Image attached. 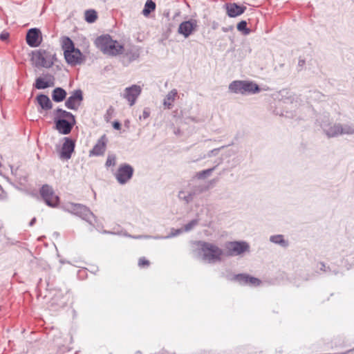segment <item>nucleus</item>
I'll use <instances>...</instances> for the list:
<instances>
[{
	"mask_svg": "<svg viewBox=\"0 0 354 354\" xmlns=\"http://www.w3.org/2000/svg\"><path fill=\"white\" fill-rule=\"evenodd\" d=\"M210 171H211V169H208V170H206V171H203V173H199V174H198V177H199V178H201V177H202V176H203V175L204 174H205V173H209V172H210Z\"/></svg>",
	"mask_w": 354,
	"mask_h": 354,
	"instance_id": "2f4dec72",
	"label": "nucleus"
},
{
	"mask_svg": "<svg viewBox=\"0 0 354 354\" xmlns=\"http://www.w3.org/2000/svg\"><path fill=\"white\" fill-rule=\"evenodd\" d=\"M250 275L239 274L234 277V279L242 284H248Z\"/></svg>",
	"mask_w": 354,
	"mask_h": 354,
	"instance_id": "393cba45",
	"label": "nucleus"
},
{
	"mask_svg": "<svg viewBox=\"0 0 354 354\" xmlns=\"http://www.w3.org/2000/svg\"><path fill=\"white\" fill-rule=\"evenodd\" d=\"M9 37V33L7 32H3L0 35V39L2 41H6Z\"/></svg>",
	"mask_w": 354,
	"mask_h": 354,
	"instance_id": "c756f323",
	"label": "nucleus"
},
{
	"mask_svg": "<svg viewBox=\"0 0 354 354\" xmlns=\"http://www.w3.org/2000/svg\"><path fill=\"white\" fill-rule=\"evenodd\" d=\"M197 27V21L192 19L181 23L178 28V32L188 37Z\"/></svg>",
	"mask_w": 354,
	"mask_h": 354,
	"instance_id": "f8f14e48",
	"label": "nucleus"
},
{
	"mask_svg": "<svg viewBox=\"0 0 354 354\" xmlns=\"http://www.w3.org/2000/svg\"><path fill=\"white\" fill-rule=\"evenodd\" d=\"M82 99V91L80 90L75 91L66 101V106L70 109H77Z\"/></svg>",
	"mask_w": 354,
	"mask_h": 354,
	"instance_id": "ddd939ff",
	"label": "nucleus"
},
{
	"mask_svg": "<svg viewBox=\"0 0 354 354\" xmlns=\"http://www.w3.org/2000/svg\"><path fill=\"white\" fill-rule=\"evenodd\" d=\"M247 23L245 21H241L237 24V29L239 30H243L246 29Z\"/></svg>",
	"mask_w": 354,
	"mask_h": 354,
	"instance_id": "c85d7f7f",
	"label": "nucleus"
},
{
	"mask_svg": "<svg viewBox=\"0 0 354 354\" xmlns=\"http://www.w3.org/2000/svg\"><path fill=\"white\" fill-rule=\"evenodd\" d=\"M73 210L76 211V214L84 212L87 211V209L86 207L81 205H75L73 206Z\"/></svg>",
	"mask_w": 354,
	"mask_h": 354,
	"instance_id": "cd10ccee",
	"label": "nucleus"
},
{
	"mask_svg": "<svg viewBox=\"0 0 354 354\" xmlns=\"http://www.w3.org/2000/svg\"><path fill=\"white\" fill-rule=\"evenodd\" d=\"M107 138L105 135L101 136L91 151L92 155H102L106 150Z\"/></svg>",
	"mask_w": 354,
	"mask_h": 354,
	"instance_id": "dca6fc26",
	"label": "nucleus"
},
{
	"mask_svg": "<svg viewBox=\"0 0 354 354\" xmlns=\"http://www.w3.org/2000/svg\"><path fill=\"white\" fill-rule=\"evenodd\" d=\"M248 284L254 286H257L261 284V280L256 277L250 276Z\"/></svg>",
	"mask_w": 354,
	"mask_h": 354,
	"instance_id": "bb28decb",
	"label": "nucleus"
},
{
	"mask_svg": "<svg viewBox=\"0 0 354 354\" xmlns=\"http://www.w3.org/2000/svg\"><path fill=\"white\" fill-rule=\"evenodd\" d=\"M111 164V159H108L107 161H106V165H110Z\"/></svg>",
	"mask_w": 354,
	"mask_h": 354,
	"instance_id": "473e14b6",
	"label": "nucleus"
},
{
	"mask_svg": "<svg viewBox=\"0 0 354 354\" xmlns=\"http://www.w3.org/2000/svg\"><path fill=\"white\" fill-rule=\"evenodd\" d=\"M32 61L37 67L50 68L55 60V54L52 50L39 49L32 52Z\"/></svg>",
	"mask_w": 354,
	"mask_h": 354,
	"instance_id": "20e7f679",
	"label": "nucleus"
},
{
	"mask_svg": "<svg viewBox=\"0 0 354 354\" xmlns=\"http://www.w3.org/2000/svg\"><path fill=\"white\" fill-rule=\"evenodd\" d=\"M133 169L129 165H122L118 168L115 178L120 184L127 183L133 176Z\"/></svg>",
	"mask_w": 354,
	"mask_h": 354,
	"instance_id": "1a4fd4ad",
	"label": "nucleus"
},
{
	"mask_svg": "<svg viewBox=\"0 0 354 354\" xmlns=\"http://www.w3.org/2000/svg\"><path fill=\"white\" fill-rule=\"evenodd\" d=\"M156 9V3L151 0H147L145 8L142 10V14L145 16H147L151 12L153 11Z\"/></svg>",
	"mask_w": 354,
	"mask_h": 354,
	"instance_id": "5701e85b",
	"label": "nucleus"
},
{
	"mask_svg": "<svg viewBox=\"0 0 354 354\" xmlns=\"http://www.w3.org/2000/svg\"><path fill=\"white\" fill-rule=\"evenodd\" d=\"M53 120L56 129L61 133L68 134L74 125V115L65 110L57 109L53 111Z\"/></svg>",
	"mask_w": 354,
	"mask_h": 354,
	"instance_id": "7ed1b4c3",
	"label": "nucleus"
},
{
	"mask_svg": "<svg viewBox=\"0 0 354 354\" xmlns=\"http://www.w3.org/2000/svg\"><path fill=\"white\" fill-rule=\"evenodd\" d=\"M37 101L42 110L47 111L52 108V102L46 95H39Z\"/></svg>",
	"mask_w": 354,
	"mask_h": 354,
	"instance_id": "f3484780",
	"label": "nucleus"
},
{
	"mask_svg": "<svg viewBox=\"0 0 354 354\" xmlns=\"http://www.w3.org/2000/svg\"><path fill=\"white\" fill-rule=\"evenodd\" d=\"M66 96V92L62 88H56L53 92V100L55 102H62Z\"/></svg>",
	"mask_w": 354,
	"mask_h": 354,
	"instance_id": "aec40b11",
	"label": "nucleus"
},
{
	"mask_svg": "<svg viewBox=\"0 0 354 354\" xmlns=\"http://www.w3.org/2000/svg\"><path fill=\"white\" fill-rule=\"evenodd\" d=\"M270 241L273 243L280 244L283 246H286L287 242L283 239V236L282 235H275L272 236L270 238Z\"/></svg>",
	"mask_w": 354,
	"mask_h": 354,
	"instance_id": "b1692460",
	"label": "nucleus"
},
{
	"mask_svg": "<svg viewBox=\"0 0 354 354\" xmlns=\"http://www.w3.org/2000/svg\"><path fill=\"white\" fill-rule=\"evenodd\" d=\"M40 194L47 205L51 207H55L58 205L59 198L49 185H43L40 189Z\"/></svg>",
	"mask_w": 354,
	"mask_h": 354,
	"instance_id": "0eeeda50",
	"label": "nucleus"
},
{
	"mask_svg": "<svg viewBox=\"0 0 354 354\" xmlns=\"http://www.w3.org/2000/svg\"><path fill=\"white\" fill-rule=\"evenodd\" d=\"M75 149V142L71 139L66 138L62 147L61 155H71Z\"/></svg>",
	"mask_w": 354,
	"mask_h": 354,
	"instance_id": "a211bd4d",
	"label": "nucleus"
},
{
	"mask_svg": "<svg viewBox=\"0 0 354 354\" xmlns=\"http://www.w3.org/2000/svg\"><path fill=\"white\" fill-rule=\"evenodd\" d=\"M26 40L30 47L39 46L42 41L41 31L36 28L30 29L26 34Z\"/></svg>",
	"mask_w": 354,
	"mask_h": 354,
	"instance_id": "9d476101",
	"label": "nucleus"
},
{
	"mask_svg": "<svg viewBox=\"0 0 354 354\" xmlns=\"http://www.w3.org/2000/svg\"><path fill=\"white\" fill-rule=\"evenodd\" d=\"M151 263L146 257H142L138 259V265L141 268H148Z\"/></svg>",
	"mask_w": 354,
	"mask_h": 354,
	"instance_id": "a878e982",
	"label": "nucleus"
},
{
	"mask_svg": "<svg viewBox=\"0 0 354 354\" xmlns=\"http://www.w3.org/2000/svg\"><path fill=\"white\" fill-rule=\"evenodd\" d=\"M141 93V88L140 86L133 85L125 89L124 97L128 100L130 106L135 104L137 97Z\"/></svg>",
	"mask_w": 354,
	"mask_h": 354,
	"instance_id": "9b49d317",
	"label": "nucleus"
},
{
	"mask_svg": "<svg viewBox=\"0 0 354 354\" xmlns=\"http://www.w3.org/2000/svg\"><path fill=\"white\" fill-rule=\"evenodd\" d=\"M95 44L104 54L111 56L121 55L124 50L123 45L113 40L109 35L98 37Z\"/></svg>",
	"mask_w": 354,
	"mask_h": 354,
	"instance_id": "f257e3e1",
	"label": "nucleus"
},
{
	"mask_svg": "<svg viewBox=\"0 0 354 354\" xmlns=\"http://www.w3.org/2000/svg\"><path fill=\"white\" fill-rule=\"evenodd\" d=\"M62 48L66 62L68 64L76 66L84 62V55L78 48L75 47L73 41L69 37H65L62 39Z\"/></svg>",
	"mask_w": 354,
	"mask_h": 354,
	"instance_id": "f03ea898",
	"label": "nucleus"
},
{
	"mask_svg": "<svg viewBox=\"0 0 354 354\" xmlns=\"http://www.w3.org/2000/svg\"><path fill=\"white\" fill-rule=\"evenodd\" d=\"M227 14L230 17H236L243 14L246 10L245 6H241L236 3H230L226 6Z\"/></svg>",
	"mask_w": 354,
	"mask_h": 354,
	"instance_id": "2eb2a0df",
	"label": "nucleus"
},
{
	"mask_svg": "<svg viewBox=\"0 0 354 354\" xmlns=\"http://www.w3.org/2000/svg\"><path fill=\"white\" fill-rule=\"evenodd\" d=\"M353 133H354V129L352 127H348V126L342 127L340 125H335V126L330 127V129L328 131H327V134L330 137L335 136H337L339 134H344V133L352 134Z\"/></svg>",
	"mask_w": 354,
	"mask_h": 354,
	"instance_id": "4468645a",
	"label": "nucleus"
},
{
	"mask_svg": "<svg viewBox=\"0 0 354 354\" xmlns=\"http://www.w3.org/2000/svg\"><path fill=\"white\" fill-rule=\"evenodd\" d=\"M52 86H53L52 81H46L41 77H39L36 80L35 87L37 89H44Z\"/></svg>",
	"mask_w": 354,
	"mask_h": 354,
	"instance_id": "412c9836",
	"label": "nucleus"
},
{
	"mask_svg": "<svg viewBox=\"0 0 354 354\" xmlns=\"http://www.w3.org/2000/svg\"><path fill=\"white\" fill-rule=\"evenodd\" d=\"M201 248L205 259L209 261L221 260L223 251L217 245L210 243L203 242L201 244Z\"/></svg>",
	"mask_w": 354,
	"mask_h": 354,
	"instance_id": "423d86ee",
	"label": "nucleus"
},
{
	"mask_svg": "<svg viewBox=\"0 0 354 354\" xmlns=\"http://www.w3.org/2000/svg\"><path fill=\"white\" fill-rule=\"evenodd\" d=\"M177 91L176 89L171 90L168 94L166 95L164 99L163 104L167 109H171L173 103L174 102L176 97L177 96Z\"/></svg>",
	"mask_w": 354,
	"mask_h": 354,
	"instance_id": "6ab92c4d",
	"label": "nucleus"
},
{
	"mask_svg": "<svg viewBox=\"0 0 354 354\" xmlns=\"http://www.w3.org/2000/svg\"><path fill=\"white\" fill-rule=\"evenodd\" d=\"M113 127L115 129H117V130H120L121 129L120 123L117 121L113 122Z\"/></svg>",
	"mask_w": 354,
	"mask_h": 354,
	"instance_id": "7c9ffc66",
	"label": "nucleus"
},
{
	"mask_svg": "<svg viewBox=\"0 0 354 354\" xmlns=\"http://www.w3.org/2000/svg\"><path fill=\"white\" fill-rule=\"evenodd\" d=\"M226 253L228 256H236L249 250V245L243 241H232L225 244Z\"/></svg>",
	"mask_w": 354,
	"mask_h": 354,
	"instance_id": "6e6552de",
	"label": "nucleus"
},
{
	"mask_svg": "<svg viewBox=\"0 0 354 354\" xmlns=\"http://www.w3.org/2000/svg\"><path fill=\"white\" fill-rule=\"evenodd\" d=\"M85 20L88 23H93L97 19V12L94 10H86L84 13Z\"/></svg>",
	"mask_w": 354,
	"mask_h": 354,
	"instance_id": "4be33fe9",
	"label": "nucleus"
},
{
	"mask_svg": "<svg viewBox=\"0 0 354 354\" xmlns=\"http://www.w3.org/2000/svg\"><path fill=\"white\" fill-rule=\"evenodd\" d=\"M229 90L234 93H241L242 95L249 93H257L259 92V86L251 81L235 80L229 85Z\"/></svg>",
	"mask_w": 354,
	"mask_h": 354,
	"instance_id": "39448f33",
	"label": "nucleus"
}]
</instances>
